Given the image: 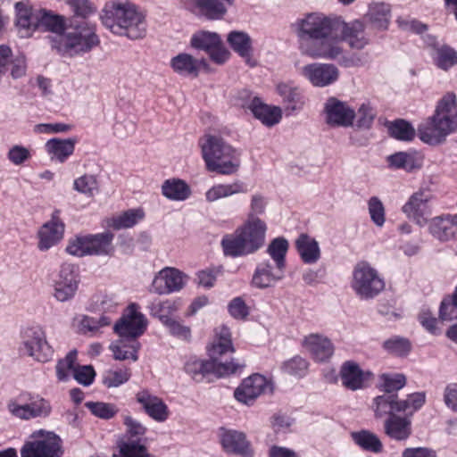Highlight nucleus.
Returning <instances> with one entry per match:
<instances>
[{
  "mask_svg": "<svg viewBox=\"0 0 457 457\" xmlns=\"http://www.w3.org/2000/svg\"><path fill=\"white\" fill-rule=\"evenodd\" d=\"M272 392V384L261 374L251 375L240 383L234 391L236 400L251 406L256 399L266 393Z\"/></svg>",
  "mask_w": 457,
  "mask_h": 457,
  "instance_id": "f8f14e48",
  "label": "nucleus"
},
{
  "mask_svg": "<svg viewBox=\"0 0 457 457\" xmlns=\"http://www.w3.org/2000/svg\"><path fill=\"white\" fill-rule=\"evenodd\" d=\"M371 408L376 418L396 415V412H400L398 396L396 394L386 393L378 395L373 399Z\"/></svg>",
  "mask_w": 457,
  "mask_h": 457,
  "instance_id": "58836bf2",
  "label": "nucleus"
},
{
  "mask_svg": "<svg viewBox=\"0 0 457 457\" xmlns=\"http://www.w3.org/2000/svg\"><path fill=\"white\" fill-rule=\"evenodd\" d=\"M147 327L145 316L139 312L137 303L128 306L120 320L114 325V331L120 336L128 339L137 340L144 334Z\"/></svg>",
  "mask_w": 457,
  "mask_h": 457,
  "instance_id": "9b49d317",
  "label": "nucleus"
},
{
  "mask_svg": "<svg viewBox=\"0 0 457 457\" xmlns=\"http://www.w3.org/2000/svg\"><path fill=\"white\" fill-rule=\"evenodd\" d=\"M295 248L304 263L313 264L320 258V248L318 241L307 234L299 235L295 240Z\"/></svg>",
  "mask_w": 457,
  "mask_h": 457,
  "instance_id": "f704fd0d",
  "label": "nucleus"
},
{
  "mask_svg": "<svg viewBox=\"0 0 457 457\" xmlns=\"http://www.w3.org/2000/svg\"><path fill=\"white\" fill-rule=\"evenodd\" d=\"M268 204V198L263 194L255 192L251 195L247 219H260L259 216L265 213Z\"/></svg>",
  "mask_w": 457,
  "mask_h": 457,
  "instance_id": "680f3d73",
  "label": "nucleus"
},
{
  "mask_svg": "<svg viewBox=\"0 0 457 457\" xmlns=\"http://www.w3.org/2000/svg\"><path fill=\"white\" fill-rule=\"evenodd\" d=\"M370 375V372H363L359 365L353 361L345 362L340 370L342 384L353 391L363 388Z\"/></svg>",
  "mask_w": 457,
  "mask_h": 457,
  "instance_id": "7c9ffc66",
  "label": "nucleus"
},
{
  "mask_svg": "<svg viewBox=\"0 0 457 457\" xmlns=\"http://www.w3.org/2000/svg\"><path fill=\"white\" fill-rule=\"evenodd\" d=\"M66 252L77 257L89 255L88 235L71 238L66 246Z\"/></svg>",
  "mask_w": 457,
  "mask_h": 457,
  "instance_id": "338daca9",
  "label": "nucleus"
},
{
  "mask_svg": "<svg viewBox=\"0 0 457 457\" xmlns=\"http://www.w3.org/2000/svg\"><path fill=\"white\" fill-rule=\"evenodd\" d=\"M338 18L313 12L298 22L300 49L312 58L335 60L343 54L337 40Z\"/></svg>",
  "mask_w": 457,
  "mask_h": 457,
  "instance_id": "f257e3e1",
  "label": "nucleus"
},
{
  "mask_svg": "<svg viewBox=\"0 0 457 457\" xmlns=\"http://www.w3.org/2000/svg\"><path fill=\"white\" fill-rule=\"evenodd\" d=\"M64 224L54 215L51 220L41 226L37 232V248L40 251H47L57 245L63 237Z\"/></svg>",
  "mask_w": 457,
  "mask_h": 457,
  "instance_id": "5701e85b",
  "label": "nucleus"
},
{
  "mask_svg": "<svg viewBox=\"0 0 457 457\" xmlns=\"http://www.w3.org/2000/svg\"><path fill=\"white\" fill-rule=\"evenodd\" d=\"M73 189L86 197H94L99 192V181L94 174H83L73 181Z\"/></svg>",
  "mask_w": 457,
  "mask_h": 457,
  "instance_id": "8fccbe9b",
  "label": "nucleus"
},
{
  "mask_svg": "<svg viewBox=\"0 0 457 457\" xmlns=\"http://www.w3.org/2000/svg\"><path fill=\"white\" fill-rule=\"evenodd\" d=\"M248 192L246 185L241 180L230 184H215L205 192V200L209 203Z\"/></svg>",
  "mask_w": 457,
  "mask_h": 457,
  "instance_id": "c9c22d12",
  "label": "nucleus"
},
{
  "mask_svg": "<svg viewBox=\"0 0 457 457\" xmlns=\"http://www.w3.org/2000/svg\"><path fill=\"white\" fill-rule=\"evenodd\" d=\"M323 112L326 123L334 128L351 127L356 117L355 110L348 103L334 96L327 99Z\"/></svg>",
  "mask_w": 457,
  "mask_h": 457,
  "instance_id": "ddd939ff",
  "label": "nucleus"
},
{
  "mask_svg": "<svg viewBox=\"0 0 457 457\" xmlns=\"http://www.w3.org/2000/svg\"><path fill=\"white\" fill-rule=\"evenodd\" d=\"M388 167L393 170H403L412 172L422 168L424 155L416 150L397 152L386 157Z\"/></svg>",
  "mask_w": 457,
  "mask_h": 457,
  "instance_id": "a878e982",
  "label": "nucleus"
},
{
  "mask_svg": "<svg viewBox=\"0 0 457 457\" xmlns=\"http://www.w3.org/2000/svg\"><path fill=\"white\" fill-rule=\"evenodd\" d=\"M285 269L272 265L270 262L259 263L253 271L251 285L258 289L274 287L284 278Z\"/></svg>",
  "mask_w": 457,
  "mask_h": 457,
  "instance_id": "412c9836",
  "label": "nucleus"
},
{
  "mask_svg": "<svg viewBox=\"0 0 457 457\" xmlns=\"http://www.w3.org/2000/svg\"><path fill=\"white\" fill-rule=\"evenodd\" d=\"M51 46L65 58L81 57L100 44L95 23L69 18L65 31L51 37Z\"/></svg>",
  "mask_w": 457,
  "mask_h": 457,
  "instance_id": "7ed1b4c3",
  "label": "nucleus"
},
{
  "mask_svg": "<svg viewBox=\"0 0 457 457\" xmlns=\"http://www.w3.org/2000/svg\"><path fill=\"white\" fill-rule=\"evenodd\" d=\"M113 234L106 231L88 235L89 255H110L113 253Z\"/></svg>",
  "mask_w": 457,
  "mask_h": 457,
  "instance_id": "79ce46f5",
  "label": "nucleus"
},
{
  "mask_svg": "<svg viewBox=\"0 0 457 457\" xmlns=\"http://www.w3.org/2000/svg\"><path fill=\"white\" fill-rule=\"evenodd\" d=\"M380 380L383 390L386 394H394L402 389L406 384V378L401 373L382 374Z\"/></svg>",
  "mask_w": 457,
  "mask_h": 457,
  "instance_id": "69168bd1",
  "label": "nucleus"
},
{
  "mask_svg": "<svg viewBox=\"0 0 457 457\" xmlns=\"http://www.w3.org/2000/svg\"><path fill=\"white\" fill-rule=\"evenodd\" d=\"M384 433L392 440L406 441L412 433L411 417L391 415L384 422Z\"/></svg>",
  "mask_w": 457,
  "mask_h": 457,
  "instance_id": "bb28decb",
  "label": "nucleus"
},
{
  "mask_svg": "<svg viewBox=\"0 0 457 457\" xmlns=\"http://www.w3.org/2000/svg\"><path fill=\"white\" fill-rule=\"evenodd\" d=\"M76 357L77 352L71 351L63 359L57 361L55 370L57 378L60 381H66L69 378L70 372L74 371Z\"/></svg>",
  "mask_w": 457,
  "mask_h": 457,
  "instance_id": "774afa93",
  "label": "nucleus"
},
{
  "mask_svg": "<svg viewBox=\"0 0 457 457\" xmlns=\"http://www.w3.org/2000/svg\"><path fill=\"white\" fill-rule=\"evenodd\" d=\"M220 444L224 451L240 457H253L254 453L251 443L245 433L233 429H221Z\"/></svg>",
  "mask_w": 457,
  "mask_h": 457,
  "instance_id": "6ab92c4d",
  "label": "nucleus"
},
{
  "mask_svg": "<svg viewBox=\"0 0 457 457\" xmlns=\"http://www.w3.org/2000/svg\"><path fill=\"white\" fill-rule=\"evenodd\" d=\"M200 12L209 20L222 19L234 0H194Z\"/></svg>",
  "mask_w": 457,
  "mask_h": 457,
  "instance_id": "e433bc0d",
  "label": "nucleus"
},
{
  "mask_svg": "<svg viewBox=\"0 0 457 457\" xmlns=\"http://www.w3.org/2000/svg\"><path fill=\"white\" fill-rule=\"evenodd\" d=\"M220 36L216 32L199 31L195 33L190 40L191 46L208 53L212 48L219 45Z\"/></svg>",
  "mask_w": 457,
  "mask_h": 457,
  "instance_id": "603ef678",
  "label": "nucleus"
},
{
  "mask_svg": "<svg viewBox=\"0 0 457 457\" xmlns=\"http://www.w3.org/2000/svg\"><path fill=\"white\" fill-rule=\"evenodd\" d=\"M353 441L362 450L373 453L383 451V444L379 437L370 430H360L351 433Z\"/></svg>",
  "mask_w": 457,
  "mask_h": 457,
  "instance_id": "a18cd8bd",
  "label": "nucleus"
},
{
  "mask_svg": "<svg viewBox=\"0 0 457 457\" xmlns=\"http://www.w3.org/2000/svg\"><path fill=\"white\" fill-rule=\"evenodd\" d=\"M337 40L339 46L341 42H345L350 48L356 50L363 49L370 42L362 21L354 20L345 22L340 18L337 26Z\"/></svg>",
  "mask_w": 457,
  "mask_h": 457,
  "instance_id": "2eb2a0df",
  "label": "nucleus"
},
{
  "mask_svg": "<svg viewBox=\"0 0 457 457\" xmlns=\"http://www.w3.org/2000/svg\"><path fill=\"white\" fill-rule=\"evenodd\" d=\"M162 194L171 201H185L191 195V188L182 179H170L162 183Z\"/></svg>",
  "mask_w": 457,
  "mask_h": 457,
  "instance_id": "ea45409f",
  "label": "nucleus"
},
{
  "mask_svg": "<svg viewBox=\"0 0 457 457\" xmlns=\"http://www.w3.org/2000/svg\"><path fill=\"white\" fill-rule=\"evenodd\" d=\"M227 41L231 49L242 57L246 64L251 67L256 65V61L252 57V38L246 32L232 30L228 34Z\"/></svg>",
  "mask_w": 457,
  "mask_h": 457,
  "instance_id": "c756f323",
  "label": "nucleus"
},
{
  "mask_svg": "<svg viewBox=\"0 0 457 457\" xmlns=\"http://www.w3.org/2000/svg\"><path fill=\"white\" fill-rule=\"evenodd\" d=\"M103 25L119 36L139 39L146 34L145 17L129 1L112 0L107 2L100 15Z\"/></svg>",
  "mask_w": 457,
  "mask_h": 457,
  "instance_id": "20e7f679",
  "label": "nucleus"
},
{
  "mask_svg": "<svg viewBox=\"0 0 457 457\" xmlns=\"http://www.w3.org/2000/svg\"><path fill=\"white\" fill-rule=\"evenodd\" d=\"M427 223L429 233L441 242H447L457 234V213L436 216Z\"/></svg>",
  "mask_w": 457,
  "mask_h": 457,
  "instance_id": "4be33fe9",
  "label": "nucleus"
},
{
  "mask_svg": "<svg viewBox=\"0 0 457 457\" xmlns=\"http://www.w3.org/2000/svg\"><path fill=\"white\" fill-rule=\"evenodd\" d=\"M267 225L261 219H247L232 235L221 240L223 252L232 257L255 253L265 243Z\"/></svg>",
  "mask_w": 457,
  "mask_h": 457,
  "instance_id": "39448f33",
  "label": "nucleus"
},
{
  "mask_svg": "<svg viewBox=\"0 0 457 457\" xmlns=\"http://www.w3.org/2000/svg\"><path fill=\"white\" fill-rule=\"evenodd\" d=\"M202 155L206 169L222 175H231L237 171L240 160L237 151L222 138L207 136L201 143Z\"/></svg>",
  "mask_w": 457,
  "mask_h": 457,
  "instance_id": "423d86ee",
  "label": "nucleus"
},
{
  "mask_svg": "<svg viewBox=\"0 0 457 457\" xmlns=\"http://www.w3.org/2000/svg\"><path fill=\"white\" fill-rule=\"evenodd\" d=\"M68 19L46 9H39L38 29L52 32L55 36L65 31Z\"/></svg>",
  "mask_w": 457,
  "mask_h": 457,
  "instance_id": "a19ab883",
  "label": "nucleus"
},
{
  "mask_svg": "<svg viewBox=\"0 0 457 457\" xmlns=\"http://www.w3.org/2000/svg\"><path fill=\"white\" fill-rule=\"evenodd\" d=\"M457 129V97L445 93L435 107L434 113L418 125L417 135L425 144L438 145Z\"/></svg>",
  "mask_w": 457,
  "mask_h": 457,
  "instance_id": "f03ea898",
  "label": "nucleus"
},
{
  "mask_svg": "<svg viewBox=\"0 0 457 457\" xmlns=\"http://www.w3.org/2000/svg\"><path fill=\"white\" fill-rule=\"evenodd\" d=\"M118 457H156L151 454L141 438L132 439L122 436L118 442Z\"/></svg>",
  "mask_w": 457,
  "mask_h": 457,
  "instance_id": "4c0bfd02",
  "label": "nucleus"
},
{
  "mask_svg": "<svg viewBox=\"0 0 457 457\" xmlns=\"http://www.w3.org/2000/svg\"><path fill=\"white\" fill-rule=\"evenodd\" d=\"M140 344L137 340L120 337L110 345V349L116 360L123 361L131 359L136 361L138 359L137 351Z\"/></svg>",
  "mask_w": 457,
  "mask_h": 457,
  "instance_id": "37998d69",
  "label": "nucleus"
},
{
  "mask_svg": "<svg viewBox=\"0 0 457 457\" xmlns=\"http://www.w3.org/2000/svg\"><path fill=\"white\" fill-rule=\"evenodd\" d=\"M389 132L393 137L402 141H411L416 135L415 129L404 120L393 122L389 127Z\"/></svg>",
  "mask_w": 457,
  "mask_h": 457,
  "instance_id": "13d9d810",
  "label": "nucleus"
},
{
  "mask_svg": "<svg viewBox=\"0 0 457 457\" xmlns=\"http://www.w3.org/2000/svg\"><path fill=\"white\" fill-rule=\"evenodd\" d=\"M276 93L281 97L287 114L302 110L305 104L302 89L292 81L278 82Z\"/></svg>",
  "mask_w": 457,
  "mask_h": 457,
  "instance_id": "b1692460",
  "label": "nucleus"
},
{
  "mask_svg": "<svg viewBox=\"0 0 457 457\" xmlns=\"http://www.w3.org/2000/svg\"><path fill=\"white\" fill-rule=\"evenodd\" d=\"M288 241L285 237H276L268 245L267 253L275 264L282 269L286 267V254L288 250Z\"/></svg>",
  "mask_w": 457,
  "mask_h": 457,
  "instance_id": "5fc2aeb1",
  "label": "nucleus"
},
{
  "mask_svg": "<svg viewBox=\"0 0 457 457\" xmlns=\"http://www.w3.org/2000/svg\"><path fill=\"white\" fill-rule=\"evenodd\" d=\"M20 453L21 457H62L64 449L59 435L40 428L31 433Z\"/></svg>",
  "mask_w": 457,
  "mask_h": 457,
  "instance_id": "6e6552de",
  "label": "nucleus"
},
{
  "mask_svg": "<svg viewBox=\"0 0 457 457\" xmlns=\"http://www.w3.org/2000/svg\"><path fill=\"white\" fill-rule=\"evenodd\" d=\"M309 362L304 358L295 355L281 364V370L289 376L303 378L307 374Z\"/></svg>",
  "mask_w": 457,
  "mask_h": 457,
  "instance_id": "6e6d98bb",
  "label": "nucleus"
},
{
  "mask_svg": "<svg viewBox=\"0 0 457 457\" xmlns=\"http://www.w3.org/2000/svg\"><path fill=\"white\" fill-rule=\"evenodd\" d=\"M213 365L211 361L196 358L189 359L185 364V371L196 382H202L207 376L212 375Z\"/></svg>",
  "mask_w": 457,
  "mask_h": 457,
  "instance_id": "de8ad7c7",
  "label": "nucleus"
},
{
  "mask_svg": "<svg viewBox=\"0 0 457 457\" xmlns=\"http://www.w3.org/2000/svg\"><path fill=\"white\" fill-rule=\"evenodd\" d=\"M300 74L313 87H325L337 81L339 70L332 63L313 62L303 66Z\"/></svg>",
  "mask_w": 457,
  "mask_h": 457,
  "instance_id": "dca6fc26",
  "label": "nucleus"
},
{
  "mask_svg": "<svg viewBox=\"0 0 457 457\" xmlns=\"http://www.w3.org/2000/svg\"><path fill=\"white\" fill-rule=\"evenodd\" d=\"M302 345L313 360L319 362L328 361L335 350L330 339L320 334H310L304 337Z\"/></svg>",
  "mask_w": 457,
  "mask_h": 457,
  "instance_id": "393cba45",
  "label": "nucleus"
},
{
  "mask_svg": "<svg viewBox=\"0 0 457 457\" xmlns=\"http://www.w3.org/2000/svg\"><path fill=\"white\" fill-rule=\"evenodd\" d=\"M386 284L383 277L370 262H359L353 270L351 287L361 300L378 296Z\"/></svg>",
  "mask_w": 457,
  "mask_h": 457,
  "instance_id": "0eeeda50",
  "label": "nucleus"
},
{
  "mask_svg": "<svg viewBox=\"0 0 457 457\" xmlns=\"http://www.w3.org/2000/svg\"><path fill=\"white\" fill-rule=\"evenodd\" d=\"M21 345L24 354L37 362L46 363L54 358V350L47 340L46 331L39 325L24 329Z\"/></svg>",
  "mask_w": 457,
  "mask_h": 457,
  "instance_id": "9d476101",
  "label": "nucleus"
},
{
  "mask_svg": "<svg viewBox=\"0 0 457 457\" xmlns=\"http://www.w3.org/2000/svg\"><path fill=\"white\" fill-rule=\"evenodd\" d=\"M210 361L219 360L226 353H233L231 334L227 327H220L215 331V337L207 347Z\"/></svg>",
  "mask_w": 457,
  "mask_h": 457,
  "instance_id": "72a5a7b5",
  "label": "nucleus"
},
{
  "mask_svg": "<svg viewBox=\"0 0 457 457\" xmlns=\"http://www.w3.org/2000/svg\"><path fill=\"white\" fill-rule=\"evenodd\" d=\"M144 217L145 212L142 209H129L112 216L109 225L114 229L129 228L138 223Z\"/></svg>",
  "mask_w": 457,
  "mask_h": 457,
  "instance_id": "49530a36",
  "label": "nucleus"
},
{
  "mask_svg": "<svg viewBox=\"0 0 457 457\" xmlns=\"http://www.w3.org/2000/svg\"><path fill=\"white\" fill-rule=\"evenodd\" d=\"M186 276L178 269L165 267L154 277L152 282V291L158 295H167L178 292L186 283Z\"/></svg>",
  "mask_w": 457,
  "mask_h": 457,
  "instance_id": "f3484780",
  "label": "nucleus"
},
{
  "mask_svg": "<svg viewBox=\"0 0 457 457\" xmlns=\"http://www.w3.org/2000/svg\"><path fill=\"white\" fill-rule=\"evenodd\" d=\"M246 108L256 119L268 127L278 124L282 118L280 107L265 104L259 97H253L247 104Z\"/></svg>",
  "mask_w": 457,
  "mask_h": 457,
  "instance_id": "c85d7f7f",
  "label": "nucleus"
},
{
  "mask_svg": "<svg viewBox=\"0 0 457 457\" xmlns=\"http://www.w3.org/2000/svg\"><path fill=\"white\" fill-rule=\"evenodd\" d=\"M77 143V137H54L46 142L45 149L52 161L63 163L73 154Z\"/></svg>",
  "mask_w": 457,
  "mask_h": 457,
  "instance_id": "cd10ccee",
  "label": "nucleus"
},
{
  "mask_svg": "<svg viewBox=\"0 0 457 457\" xmlns=\"http://www.w3.org/2000/svg\"><path fill=\"white\" fill-rule=\"evenodd\" d=\"M205 64L204 59L197 60L192 55L182 53L170 60V67L180 76L196 78L199 74L200 66Z\"/></svg>",
  "mask_w": 457,
  "mask_h": 457,
  "instance_id": "473e14b6",
  "label": "nucleus"
},
{
  "mask_svg": "<svg viewBox=\"0 0 457 457\" xmlns=\"http://www.w3.org/2000/svg\"><path fill=\"white\" fill-rule=\"evenodd\" d=\"M150 314L162 322V317H170L179 310V305L171 300L158 301L149 306Z\"/></svg>",
  "mask_w": 457,
  "mask_h": 457,
  "instance_id": "e2e57ef3",
  "label": "nucleus"
},
{
  "mask_svg": "<svg viewBox=\"0 0 457 457\" xmlns=\"http://www.w3.org/2000/svg\"><path fill=\"white\" fill-rule=\"evenodd\" d=\"M211 362L213 365L212 368V375H214L217 378H222L235 374L245 367V364L237 361L235 359L225 362L219 361V360H212Z\"/></svg>",
  "mask_w": 457,
  "mask_h": 457,
  "instance_id": "bf43d9fd",
  "label": "nucleus"
},
{
  "mask_svg": "<svg viewBox=\"0 0 457 457\" xmlns=\"http://www.w3.org/2000/svg\"><path fill=\"white\" fill-rule=\"evenodd\" d=\"M162 324L168 329L170 336L185 342L192 338L191 328L182 320L170 317H162Z\"/></svg>",
  "mask_w": 457,
  "mask_h": 457,
  "instance_id": "09e8293b",
  "label": "nucleus"
},
{
  "mask_svg": "<svg viewBox=\"0 0 457 457\" xmlns=\"http://www.w3.org/2000/svg\"><path fill=\"white\" fill-rule=\"evenodd\" d=\"M136 400L144 411L154 421L164 422L170 417V410L165 402L148 389H141L136 394Z\"/></svg>",
  "mask_w": 457,
  "mask_h": 457,
  "instance_id": "a211bd4d",
  "label": "nucleus"
},
{
  "mask_svg": "<svg viewBox=\"0 0 457 457\" xmlns=\"http://www.w3.org/2000/svg\"><path fill=\"white\" fill-rule=\"evenodd\" d=\"M53 296L58 302L64 303L74 298L78 288L79 279L71 264H63L53 279Z\"/></svg>",
  "mask_w": 457,
  "mask_h": 457,
  "instance_id": "4468645a",
  "label": "nucleus"
},
{
  "mask_svg": "<svg viewBox=\"0 0 457 457\" xmlns=\"http://www.w3.org/2000/svg\"><path fill=\"white\" fill-rule=\"evenodd\" d=\"M21 398L11 399L6 403L8 413L16 420H30L37 418H46L52 412L50 402L38 394L27 393Z\"/></svg>",
  "mask_w": 457,
  "mask_h": 457,
  "instance_id": "1a4fd4ad",
  "label": "nucleus"
},
{
  "mask_svg": "<svg viewBox=\"0 0 457 457\" xmlns=\"http://www.w3.org/2000/svg\"><path fill=\"white\" fill-rule=\"evenodd\" d=\"M79 330L83 334H96L100 328L108 326L111 323V319L107 316H101L99 318L90 317L87 315H79L76 318Z\"/></svg>",
  "mask_w": 457,
  "mask_h": 457,
  "instance_id": "864d4df0",
  "label": "nucleus"
},
{
  "mask_svg": "<svg viewBox=\"0 0 457 457\" xmlns=\"http://www.w3.org/2000/svg\"><path fill=\"white\" fill-rule=\"evenodd\" d=\"M131 373L128 368L110 369L103 374V384L108 388L118 387L128 382Z\"/></svg>",
  "mask_w": 457,
  "mask_h": 457,
  "instance_id": "4d7b16f0",
  "label": "nucleus"
},
{
  "mask_svg": "<svg viewBox=\"0 0 457 457\" xmlns=\"http://www.w3.org/2000/svg\"><path fill=\"white\" fill-rule=\"evenodd\" d=\"M431 57L434 64L442 71H448L457 66V51L449 46L434 47Z\"/></svg>",
  "mask_w": 457,
  "mask_h": 457,
  "instance_id": "c03bdc74",
  "label": "nucleus"
},
{
  "mask_svg": "<svg viewBox=\"0 0 457 457\" xmlns=\"http://www.w3.org/2000/svg\"><path fill=\"white\" fill-rule=\"evenodd\" d=\"M15 24L21 37H30L38 29L39 9L34 10L28 2L15 4Z\"/></svg>",
  "mask_w": 457,
  "mask_h": 457,
  "instance_id": "aec40b11",
  "label": "nucleus"
},
{
  "mask_svg": "<svg viewBox=\"0 0 457 457\" xmlns=\"http://www.w3.org/2000/svg\"><path fill=\"white\" fill-rule=\"evenodd\" d=\"M431 199L432 195L428 190L420 189L411 195L402 210L408 218L413 219L419 226L422 227L428 220L422 213L421 207Z\"/></svg>",
  "mask_w": 457,
  "mask_h": 457,
  "instance_id": "2f4dec72",
  "label": "nucleus"
},
{
  "mask_svg": "<svg viewBox=\"0 0 457 457\" xmlns=\"http://www.w3.org/2000/svg\"><path fill=\"white\" fill-rule=\"evenodd\" d=\"M370 22L378 29H386L390 21V8L384 3H375L369 8Z\"/></svg>",
  "mask_w": 457,
  "mask_h": 457,
  "instance_id": "3c124183",
  "label": "nucleus"
},
{
  "mask_svg": "<svg viewBox=\"0 0 457 457\" xmlns=\"http://www.w3.org/2000/svg\"><path fill=\"white\" fill-rule=\"evenodd\" d=\"M426 402V395L423 392H418L411 394L404 400H399V411L406 412L409 411L411 415L420 410Z\"/></svg>",
  "mask_w": 457,
  "mask_h": 457,
  "instance_id": "052dcab7",
  "label": "nucleus"
},
{
  "mask_svg": "<svg viewBox=\"0 0 457 457\" xmlns=\"http://www.w3.org/2000/svg\"><path fill=\"white\" fill-rule=\"evenodd\" d=\"M85 406L100 419L109 420L116 415L118 408L113 403L103 402H87Z\"/></svg>",
  "mask_w": 457,
  "mask_h": 457,
  "instance_id": "0e129e2a",
  "label": "nucleus"
}]
</instances>
